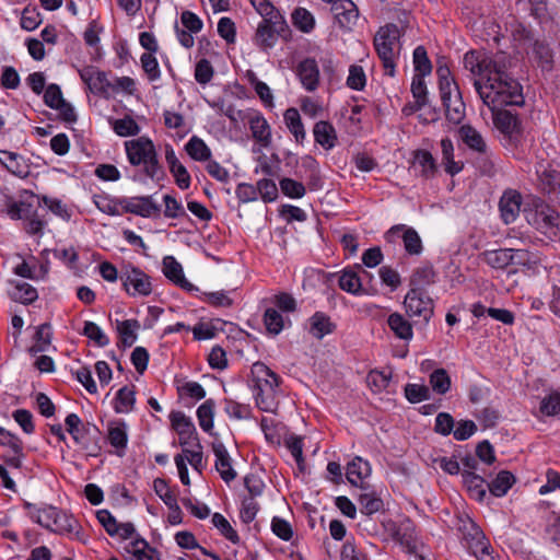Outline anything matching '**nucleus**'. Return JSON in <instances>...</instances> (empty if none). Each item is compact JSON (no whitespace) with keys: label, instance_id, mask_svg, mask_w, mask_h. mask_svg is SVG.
<instances>
[{"label":"nucleus","instance_id":"obj_1","mask_svg":"<svg viewBox=\"0 0 560 560\" xmlns=\"http://www.w3.org/2000/svg\"><path fill=\"white\" fill-rule=\"evenodd\" d=\"M514 59L504 51L494 55L492 71L485 82L474 81V88L491 110L504 106H522L525 103L523 86L511 74Z\"/></svg>","mask_w":560,"mask_h":560},{"label":"nucleus","instance_id":"obj_2","mask_svg":"<svg viewBox=\"0 0 560 560\" xmlns=\"http://www.w3.org/2000/svg\"><path fill=\"white\" fill-rule=\"evenodd\" d=\"M436 75L445 118L453 125H459L466 117V105L458 84L445 63H438Z\"/></svg>","mask_w":560,"mask_h":560},{"label":"nucleus","instance_id":"obj_3","mask_svg":"<svg viewBox=\"0 0 560 560\" xmlns=\"http://www.w3.org/2000/svg\"><path fill=\"white\" fill-rule=\"evenodd\" d=\"M127 159L132 166L143 165L145 176L152 180H162L165 177L163 166L153 141L145 136L125 142Z\"/></svg>","mask_w":560,"mask_h":560},{"label":"nucleus","instance_id":"obj_4","mask_svg":"<svg viewBox=\"0 0 560 560\" xmlns=\"http://www.w3.org/2000/svg\"><path fill=\"white\" fill-rule=\"evenodd\" d=\"M250 373L256 406L265 412H273L278 406L276 390L281 381L280 376L259 361L252 365Z\"/></svg>","mask_w":560,"mask_h":560},{"label":"nucleus","instance_id":"obj_5","mask_svg":"<svg viewBox=\"0 0 560 560\" xmlns=\"http://www.w3.org/2000/svg\"><path fill=\"white\" fill-rule=\"evenodd\" d=\"M402 31L395 23H387L381 26L373 39L374 49L382 61L384 73L394 77L396 73V61L400 51L399 39Z\"/></svg>","mask_w":560,"mask_h":560},{"label":"nucleus","instance_id":"obj_6","mask_svg":"<svg viewBox=\"0 0 560 560\" xmlns=\"http://www.w3.org/2000/svg\"><path fill=\"white\" fill-rule=\"evenodd\" d=\"M524 213L527 222L537 231L552 241L560 240V213L545 201L534 200Z\"/></svg>","mask_w":560,"mask_h":560},{"label":"nucleus","instance_id":"obj_7","mask_svg":"<svg viewBox=\"0 0 560 560\" xmlns=\"http://www.w3.org/2000/svg\"><path fill=\"white\" fill-rule=\"evenodd\" d=\"M458 529L463 534V540L468 551L478 560H495L493 549L480 527L469 517L459 521Z\"/></svg>","mask_w":560,"mask_h":560},{"label":"nucleus","instance_id":"obj_8","mask_svg":"<svg viewBox=\"0 0 560 560\" xmlns=\"http://www.w3.org/2000/svg\"><path fill=\"white\" fill-rule=\"evenodd\" d=\"M404 306L409 317L422 318L424 325L430 322L434 314L433 300L420 288H411L407 292L404 299Z\"/></svg>","mask_w":560,"mask_h":560},{"label":"nucleus","instance_id":"obj_9","mask_svg":"<svg viewBox=\"0 0 560 560\" xmlns=\"http://www.w3.org/2000/svg\"><path fill=\"white\" fill-rule=\"evenodd\" d=\"M118 202L121 214L130 213L142 218H156L161 214V206L150 195L121 197Z\"/></svg>","mask_w":560,"mask_h":560},{"label":"nucleus","instance_id":"obj_10","mask_svg":"<svg viewBox=\"0 0 560 560\" xmlns=\"http://www.w3.org/2000/svg\"><path fill=\"white\" fill-rule=\"evenodd\" d=\"M122 287L129 295L148 296L152 292L150 277L140 268L130 267L121 271L119 276Z\"/></svg>","mask_w":560,"mask_h":560},{"label":"nucleus","instance_id":"obj_11","mask_svg":"<svg viewBox=\"0 0 560 560\" xmlns=\"http://www.w3.org/2000/svg\"><path fill=\"white\" fill-rule=\"evenodd\" d=\"M385 238L388 243H395L396 240L401 238L404 248L409 255H420L423 250V245L418 232L405 224H397L392 226L386 233Z\"/></svg>","mask_w":560,"mask_h":560},{"label":"nucleus","instance_id":"obj_12","mask_svg":"<svg viewBox=\"0 0 560 560\" xmlns=\"http://www.w3.org/2000/svg\"><path fill=\"white\" fill-rule=\"evenodd\" d=\"M96 518L110 537L117 536L121 540H127L138 535L131 522L118 523L108 510L97 511Z\"/></svg>","mask_w":560,"mask_h":560},{"label":"nucleus","instance_id":"obj_13","mask_svg":"<svg viewBox=\"0 0 560 560\" xmlns=\"http://www.w3.org/2000/svg\"><path fill=\"white\" fill-rule=\"evenodd\" d=\"M494 55L489 57L479 50H469L464 55V68L481 82L488 79V72L492 71Z\"/></svg>","mask_w":560,"mask_h":560},{"label":"nucleus","instance_id":"obj_14","mask_svg":"<svg viewBox=\"0 0 560 560\" xmlns=\"http://www.w3.org/2000/svg\"><path fill=\"white\" fill-rule=\"evenodd\" d=\"M81 80L86 84L91 93L105 96L112 89V82L105 71L98 70L94 66H85L79 70Z\"/></svg>","mask_w":560,"mask_h":560},{"label":"nucleus","instance_id":"obj_15","mask_svg":"<svg viewBox=\"0 0 560 560\" xmlns=\"http://www.w3.org/2000/svg\"><path fill=\"white\" fill-rule=\"evenodd\" d=\"M170 421L172 428L179 435L180 446L188 445L194 440L197 442V446L201 447L196 427L189 417L182 411H172L170 413Z\"/></svg>","mask_w":560,"mask_h":560},{"label":"nucleus","instance_id":"obj_16","mask_svg":"<svg viewBox=\"0 0 560 560\" xmlns=\"http://www.w3.org/2000/svg\"><path fill=\"white\" fill-rule=\"evenodd\" d=\"M330 10L341 30L350 32L357 25L359 9L351 0H339V3H332Z\"/></svg>","mask_w":560,"mask_h":560},{"label":"nucleus","instance_id":"obj_17","mask_svg":"<svg viewBox=\"0 0 560 560\" xmlns=\"http://www.w3.org/2000/svg\"><path fill=\"white\" fill-rule=\"evenodd\" d=\"M522 206V196L514 189H508L499 200L500 217L505 224H511L517 219Z\"/></svg>","mask_w":560,"mask_h":560},{"label":"nucleus","instance_id":"obj_18","mask_svg":"<svg viewBox=\"0 0 560 560\" xmlns=\"http://www.w3.org/2000/svg\"><path fill=\"white\" fill-rule=\"evenodd\" d=\"M493 113V122L495 127L511 141L517 140L521 135V122L516 115L509 110L495 108Z\"/></svg>","mask_w":560,"mask_h":560},{"label":"nucleus","instance_id":"obj_19","mask_svg":"<svg viewBox=\"0 0 560 560\" xmlns=\"http://www.w3.org/2000/svg\"><path fill=\"white\" fill-rule=\"evenodd\" d=\"M106 439L108 443L115 448V454L118 457L125 456L128 445L127 423L121 419L108 422Z\"/></svg>","mask_w":560,"mask_h":560},{"label":"nucleus","instance_id":"obj_20","mask_svg":"<svg viewBox=\"0 0 560 560\" xmlns=\"http://www.w3.org/2000/svg\"><path fill=\"white\" fill-rule=\"evenodd\" d=\"M212 451L215 455V469L219 472L220 477L226 482L230 483L233 481L237 474L232 467V458L222 442L212 443Z\"/></svg>","mask_w":560,"mask_h":560},{"label":"nucleus","instance_id":"obj_21","mask_svg":"<svg viewBox=\"0 0 560 560\" xmlns=\"http://www.w3.org/2000/svg\"><path fill=\"white\" fill-rule=\"evenodd\" d=\"M371 475V466L368 460L357 456L347 465L346 477L348 481L354 486L360 487L361 490H369L370 485L363 482V479Z\"/></svg>","mask_w":560,"mask_h":560},{"label":"nucleus","instance_id":"obj_22","mask_svg":"<svg viewBox=\"0 0 560 560\" xmlns=\"http://www.w3.org/2000/svg\"><path fill=\"white\" fill-rule=\"evenodd\" d=\"M296 75L305 90L313 92L318 88L319 69L315 59L302 60L296 67Z\"/></svg>","mask_w":560,"mask_h":560},{"label":"nucleus","instance_id":"obj_23","mask_svg":"<svg viewBox=\"0 0 560 560\" xmlns=\"http://www.w3.org/2000/svg\"><path fill=\"white\" fill-rule=\"evenodd\" d=\"M0 163L20 178H26L31 173L28 160L15 152L0 150Z\"/></svg>","mask_w":560,"mask_h":560},{"label":"nucleus","instance_id":"obj_24","mask_svg":"<svg viewBox=\"0 0 560 560\" xmlns=\"http://www.w3.org/2000/svg\"><path fill=\"white\" fill-rule=\"evenodd\" d=\"M81 525L73 515L58 509L51 532L81 540Z\"/></svg>","mask_w":560,"mask_h":560},{"label":"nucleus","instance_id":"obj_25","mask_svg":"<svg viewBox=\"0 0 560 560\" xmlns=\"http://www.w3.org/2000/svg\"><path fill=\"white\" fill-rule=\"evenodd\" d=\"M289 36L290 34L280 32V30L273 27L272 25L260 22L256 30L254 42L256 46L267 51L276 45L278 37L288 39Z\"/></svg>","mask_w":560,"mask_h":560},{"label":"nucleus","instance_id":"obj_26","mask_svg":"<svg viewBox=\"0 0 560 560\" xmlns=\"http://www.w3.org/2000/svg\"><path fill=\"white\" fill-rule=\"evenodd\" d=\"M23 506L28 511V516L33 522L51 532L54 521L58 512L57 508L52 505H44L43 508H37L35 504L30 502H24Z\"/></svg>","mask_w":560,"mask_h":560},{"label":"nucleus","instance_id":"obj_27","mask_svg":"<svg viewBox=\"0 0 560 560\" xmlns=\"http://www.w3.org/2000/svg\"><path fill=\"white\" fill-rule=\"evenodd\" d=\"M462 478L471 498L479 502H482L487 498V480L482 475L475 471L463 470Z\"/></svg>","mask_w":560,"mask_h":560},{"label":"nucleus","instance_id":"obj_28","mask_svg":"<svg viewBox=\"0 0 560 560\" xmlns=\"http://www.w3.org/2000/svg\"><path fill=\"white\" fill-rule=\"evenodd\" d=\"M31 205L16 201L8 189L0 191V212L8 214L12 220H20L28 211Z\"/></svg>","mask_w":560,"mask_h":560},{"label":"nucleus","instance_id":"obj_29","mask_svg":"<svg viewBox=\"0 0 560 560\" xmlns=\"http://www.w3.org/2000/svg\"><path fill=\"white\" fill-rule=\"evenodd\" d=\"M313 135L315 142L325 150H331L337 143V132L331 122L319 120L314 125Z\"/></svg>","mask_w":560,"mask_h":560},{"label":"nucleus","instance_id":"obj_30","mask_svg":"<svg viewBox=\"0 0 560 560\" xmlns=\"http://www.w3.org/2000/svg\"><path fill=\"white\" fill-rule=\"evenodd\" d=\"M308 322L310 334L318 340L323 339L326 335L332 334L337 328L336 324L324 312H315Z\"/></svg>","mask_w":560,"mask_h":560},{"label":"nucleus","instance_id":"obj_31","mask_svg":"<svg viewBox=\"0 0 560 560\" xmlns=\"http://www.w3.org/2000/svg\"><path fill=\"white\" fill-rule=\"evenodd\" d=\"M117 332L119 336L118 346L122 348H130L137 340V331L140 329V323L138 319H125L116 320Z\"/></svg>","mask_w":560,"mask_h":560},{"label":"nucleus","instance_id":"obj_32","mask_svg":"<svg viewBox=\"0 0 560 560\" xmlns=\"http://www.w3.org/2000/svg\"><path fill=\"white\" fill-rule=\"evenodd\" d=\"M458 133L462 141L472 153L485 152V149L489 148L481 133L471 125H463Z\"/></svg>","mask_w":560,"mask_h":560},{"label":"nucleus","instance_id":"obj_33","mask_svg":"<svg viewBox=\"0 0 560 560\" xmlns=\"http://www.w3.org/2000/svg\"><path fill=\"white\" fill-rule=\"evenodd\" d=\"M249 129L253 138L261 147L267 148L271 143V131L268 121L261 115H254L249 118Z\"/></svg>","mask_w":560,"mask_h":560},{"label":"nucleus","instance_id":"obj_34","mask_svg":"<svg viewBox=\"0 0 560 560\" xmlns=\"http://www.w3.org/2000/svg\"><path fill=\"white\" fill-rule=\"evenodd\" d=\"M511 254L509 248L487 249L480 253L479 258L493 269H505L511 266Z\"/></svg>","mask_w":560,"mask_h":560},{"label":"nucleus","instance_id":"obj_35","mask_svg":"<svg viewBox=\"0 0 560 560\" xmlns=\"http://www.w3.org/2000/svg\"><path fill=\"white\" fill-rule=\"evenodd\" d=\"M515 481L516 479L511 471L501 470L494 479L490 482L487 481V488L491 495L501 498L508 493Z\"/></svg>","mask_w":560,"mask_h":560},{"label":"nucleus","instance_id":"obj_36","mask_svg":"<svg viewBox=\"0 0 560 560\" xmlns=\"http://www.w3.org/2000/svg\"><path fill=\"white\" fill-rule=\"evenodd\" d=\"M539 177L541 190L551 200L560 202V174L556 171H544Z\"/></svg>","mask_w":560,"mask_h":560},{"label":"nucleus","instance_id":"obj_37","mask_svg":"<svg viewBox=\"0 0 560 560\" xmlns=\"http://www.w3.org/2000/svg\"><path fill=\"white\" fill-rule=\"evenodd\" d=\"M65 423L73 441L79 445H83L84 436L90 432V423L84 424L77 413H69L65 419Z\"/></svg>","mask_w":560,"mask_h":560},{"label":"nucleus","instance_id":"obj_38","mask_svg":"<svg viewBox=\"0 0 560 560\" xmlns=\"http://www.w3.org/2000/svg\"><path fill=\"white\" fill-rule=\"evenodd\" d=\"M185 150L194 161L198 162H208L212 156L210 148L201 138L197 136H192L188 140V142L185 144Z\"/></svg>","mask_w":560,"mask_h":560},{"label":"nucleus","instance_id":"obj_39","mask_svg":"<svg viewBox=\"0 0 560 560\" xmlns=\"http://www.w3.org/2000/svg\"><path fill=\"white\" fill-rule=\"evenodd\" d=\"M413 167L419 168L421 176L429 178L436 172V162L427 150H417L413 155Z\"/></svg>","mask_w":560,"mask_h":560},{"label":"nucleus","instance_id":"obj_40","mask_svg":"<svg viewBox=\"0 0 560 560\" xmlns=\"http://www.w3.org/2000/svg\"><path fill=\"white\" fill-rule=\"evenodd\" d=\"M214 411L215 401L212 398L205 400L196 411L200 428L210 435H213Z\"/></svg>","mask_w":560,"mask_h":560},{"label":"nucleus","instance_id":"obj_41","mask_svg":"<svg viewBox=\"0 0 560 560\" xmlns=\"http://www.w3.org/2000/svg\"><path fill=\"white\" fill-rule=\"evenodd\" d=\"M387 324L397 338L402 340L412 339V325L401 314H390L387 318Z\"/></svg>","mask_w":560,"mask_h":560},{"label":"nucleus","instance_id":"obj_42","mask_svg":"<svg viewBox=\"0 0 560 560\" xmlns=\"http://www.w3.org/2000/svg\"><path fill=\"white\" fill-rule=\"evenodd\" d=\"M359 504L361 505V512L365 515H372L374 513L383 510L384 502L376 494L374 490H363L362 493L358 495Z\"/></svg>","mask_w":560,"mask_h":560},{"label":"nucleus","instance_id":"obj_43","mask_svg":"<svg viewBox=\"0 0 560 560\" xmlns=\"http://www.w3.org/2000/svg\"><path fill=\"white\" fill-rule=\"evenodd\" d=\"M283 118L288 129L294 136L295 141L302 143L306 133L299 110L290 107L284 112Z\"/></svg>","mask_w":560,"mask_h":560},{"label":"nucleus","instance_id":"obj_44","mask_svg":"<svg viewBox=\"0 0 560 560\" xmlns=\"http://www.w3.org/2000/svg\"><path fill=\"white\" fill-rule=\"evenodd\" d=\"M121 197H112L107 194H96L93 196V203L103 213L108 215H121L119 202Z\"/></svg>","mask_w":560,"mask_h":560},{"label":"nucleus","instance_id":"obj_45","mask_svg":"<svg viewBox=\"0 0 560 560\" xmlns=\"http://www.w3.org/2000/svg\"><path fill=\"white\" fill-rule=\"evenodd\" d=\"M436 272L432 265H423L418 267L412 276L410 277L411 288H420L424 290V287L433 284L435 282Z\"/></svg>","mask_w":560,"mask_h":560},{"label":"nucleus","instance_id":"obj_46","mask_svg":"<svg viewBox=\"0 0 560 560\" xmlns=\"http://www.w3.org/2000/svg\"><path fill=\"white\" fill-rule=\"evenodd\" d=\"M442 161L445 164V172L455 175L463 170V164L454 161V145L450 138L441 140Z\"/></svg>","mask_w":560,"mask_h":560},{"label":"nucleus","instance_id":"obj_47","mask_svg":"<svg viewBox=\"0 0 560 560\" xmlns=\"http://www.w3.org/2000/svg\"><path fill=\"white\" fill-rule=\"evenodd\" d=\"M136 393L128 386L121 387L115 397L114 410L117 413H127L133 409L136 402Z\"/></svg>","mask_w":560,"mask_h":560},{"label":"nucleus","instance_id":"obj_48","mask_svg":"<svg viewBox=\"0 0 560 560\" xmlns=\"http://www.w3.org/2000/svg\"><path fill=\"white\" fill-rule=\"evenodd\" d=\"M339 287L341 290L358 295L362 293V280L358 272L352 269H345L339 277Z\"/></svg>","mask_w":560,"mask_h":560},{"label":"nucleus","instance_id":"obj_49","mask_svg":"<svg viewBox=\"0 0 560 560\" xmlns=\"http://www.w3.org/2000/svg\"><path fill=\"white\" fill-rule=\"evenodd\" d=\"M425 75H413L411 82V93L415 98L412 110H420L428 104V89L424 81Z\"/></svg>","mask_w":560,"mask_h":560},{"label":"nucleus","instance_id":"obj_50","mask_svg":"<svg viewBox=\"0 0 560 560\" xmlns=\"http://www.w3.org/2000/svg\"><path fill=\"white\" fill-rule=\"evenodd\" d=\"M36 343L33 345L28 352L33 355L39 352H44L47 350L48 346L51 342V327L49 323H44L39 325L35 332Z\"/></svg>","mask_w":560,"mask_h":560},{"label":"nucleus","instance_id":"obj_51","mask_svg":"<svg viewBox=\"0 0 560 560\" xmlns=\"http://www.w3.org/2000/svg\"><path fill=\"white\" fill-rule=\"evenodd\" d=\"M534 55L542 71H550L553 68V54L549 45L541 40H535Z\"/></svg>","mask_w":560,"mask_h":560},{"label":"nucleus","instance_id":"obj_52","mask_svg":"<svg viewBox=\"0 0 560 560\" xmlns=\"http://www.w3.org/2000/svg\"><path fill=\"white\" fill-rule=\"evenodd\" d=\"M432 390L439 395H445L452 385L451 377L445 369H436L429 376Z\"/></svg>","mask_w":560,"mask_h":560},{"label":"nucleus","instance_id":"obj_53","mask_svg":"<svg viewBox=\"0 0 560 560\" xmlns=\"http://www.w3.org/2000/svg\"><path fill=\"white\" fill-rule=\"evenodd\" d=\"M12 300L22 304H31L37 300V290L27 282H16L11 293Z\"/></svg>","mask_w":560,"mask_h":560},{"label":"nucleus","instance_id":"obj_54","mask_svg":"<svg viewBox=\"0 0 560 560\" xmlns=\"http://www.w3.org/2000/svg\"><path fill=\"white\" fill-rule=\"evenodd\" d=\"M291 18L293 25L303 33H310L315 27V19L305 8H296Z\"/></svg>","mask_w":560,"mask_h":560},{"label":"nucleus","instance_id":"obj_55","mask_svg":"<svg viewBox=\"0 0 560 560\" xmlns=\"http://www.w3.org/2000/svg\"><path fill=\"white\" fill-rule=\"evenodd\" d=\"M415 75H429L432 71V63L428 57L424 46H417L413 50Z\"/></svg>","mask_w":560,"mask_h":560},{"label":"nucleus","instance_id":"obj_56","mask_svg":"<svg viewBox=\"0 0 560 560\" xmlns=\"http://www.w3.org/2000/svg\"><path fill=\"white\" fill-rule=\"evenodd\" d=\"M113 130L119 137H132L140 132V127L132 117L125 116L124 118L114 120Z\"/></svg>","mask_w":560,"mask_h":560},{"label":"nucleus","instance_id":"obj_57","mask_svg":"<svg viewBox=\"0 0 560 560\" xmlns=\"http://www.w3.org/2000/svg\"><path fill=\"white\" fill-rule=\"evenodd\" d=\"M212 524L220 530L221 535L232 544H240L241 539L237 532L231 526L229 521L222 514L214 513L212 515Z\"/></svg>","mask_w":560,"mask_h":560},{"label":"nucleus","instance_id":"obj_58","mask_svg":"<svg viewBox=\"0 0 560 560\" xmlns=\"http://www.w3.org/2000/svg\"><path fill=\"white\" fill-rule=\"evenodd\" d=\"M474 164L480 171L482 175L491 176L494 174V162H493V153L487 148L485 152L474 153Z\"/></svg>","mask_w":560,"mask_h":560},{"label":"nucleus","instance_id":"obj_59","mask_svg":"<svg viewBox=\"0 0 560 560\" xmlns=\"http://www.w3.org/2000/svg\"><path fill=\"white\" fill-rule=\"evenodd\" d=\"M163 275L175 284L185 277L182 265L173 256L163 258Z\"/></svg>","mask_w":560,"mask_h":560},{"label":"nucleus","instance_id":"obj_60","mask_svg":"<svg viewBox=\"0 0 560 560\" xmlns=\"http://www.w3.org/2000/svg\"><path fill=\"white\" fill-rule=\"evenodd\" d=\"M279 185L282 194L292 199H300L306 194L303 183L289 177L280 179Z\"/></svg>","mask_w":560,"mask_h":560},{"label":"nucleus","instance_id":"obj_61","mask_svg":"<svg viewBox=\"0 0 560 560\" xmlns=\"http://www.w3.org/2000/svg\"><path fill=\"white\" fill-rule=\"evenodd\" d=\"M405 397L411 404L428 400L431 397L430 388L425 385L408 383L404 388Z\"/></svg>","mask_w":560,"mask_h":560},{"label":"nucleus","instance_id":"obj_62","mask_svg":"<svg viewBox=\"0 0 560 560\" xmlns=\"http://www.w3.org/2000/svg\"><path fill=\"white\" fill-rule=\"evenodd\" d=\"M264 324L269 334L276 336L284 327L282 315L275 308H267L264 314Z\"/></svg>","mask_w":560,"mask_h":560},{"label":"nucleus","instance_id":"obj_63","mask_svg":"<svg viewBox=\"0 0 560 560\" xmlns=\"http://www.w3.org/2000/svg\"><path fill=\"white\" fill-rule=\"evenodd\" d=\"M147 550L150 552H156V549L151 547L149 542L139 534L132 538L129 547H127V551L131 552L136 560H144V557H147Z\"/></svg>","mask_w":560,"mask_h":560},{"label":"nucleus","instance_id":"obj_64","mask_svg":"<svg viewBox=\"0 0 560 560\" xmlns=\"http://www.w3.org/2000/svg\"><path fill=\"white\" fill-rule=\"evenodd\" d=\"M82 335L93 340L98 347H106L109 343L108 337L103 332L98 325L93 322L86 320Z\"/></svg>","mask_w":560,"mask_h":560}]
</instances>
